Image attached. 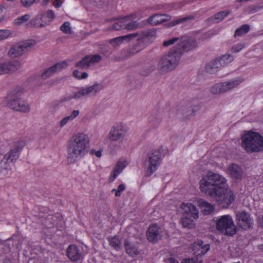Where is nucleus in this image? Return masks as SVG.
I'll list each match as a JSON object with an SVG mask.
<instances>
[{
  "label": "nucleus",
  "mask_w": 263,
  "mask_h": 263,
  "mask_svg": "<svg viewBox=\"0 0 263 263\" xmlns=\"http://www.w3.org/2000/svg\"><path fill=\"white\" fill-rule=\"evenodd\" d=\"M25 142L24 140H19L15 145V148L11 149L7 153L4 159L1 163V170L0 171V175L4 174L7 175L11 170L10 165L18 159L19 157V152L25 146Z\"/></svg>",
  "instance_id": "obj_7"
},
{
  "label": "nucleus",
  "mask_w": 263,
  "mask_h": 263,
  "mask_svg": "<svg viewBox=\"0 0 263 263\" xmlns=\"http://www.w3.org/2000/svg\"><path fill=\"white\" fill-rule=\"evenodd\" d=\"M200 191L212 197L222 209L229 208L235 200V195L229 188L226 178L217 173L209 172L199 182Z\"/></svg>",
  "instance_id": "obj_1"
},
{
  "label": "nucleus",
  "mask_w": 263,
  "mask_h": 263,
  "mask_svg": "<svg viewBox=\"0 0 263 263\" xmlns=\"http://www.w3.org/2000/svg\"><path fill=\"white\" fill-rule=\"evenodd\" d=\"M198 241L197 242H194L192 245V250L195 253H198L199 255V252H200V247H198L197 246Z\"/></svg>",
  "instance_id": "obj_49"
},
{
  "label": "nucleus",
  "mask_w": 263,
  "mask_h": 263,
  "mask_svg": "<svg viewBox=\"0 0 263 263\" xmlns=\"http://www.w3.org/2000/svg\"><path fill=\"white\" fill-rule=\"evenodd\" d=\"M243 81V78L240 77L223 82L226 92L237 87L242 83Z\"/></svg>",
  "instance_id": "obj_24"
},
{
  "label": "nucleus",
  "mask_w": 263,
  "mask_h": 263,
  "mask_svg": "<svg viewBox=\"0 0 263 263\" xmlns=\"http://www.w3.org/2000/svg\"><path fill=\"white\" fill-rule=\"evenodd\" d=\"M55 18V15L53 11L48 10L42 17V19L44 24H41L40 26H43L51 22Z\"/></svg>",
  "instance_id": "obj_29"
},
{
  "label": "nucleus",
  "mask_w": 263,
  "mask_h": 263,
  "mask_svg": "<svg viewBox=\"0 0 263 263\" xmlns=\"http://www.w3.org/2000/svg\"><path fill=\"white\" fill-rule=\"evenodd\" d=\"M90 148L89 136L84 133L73 134L67 145V159L69 162L74 163L87 155Z\"/></svg>",
  "instance_id": "obj_3"
},
{
  "label": "nucleus",
  "mask_w": 263,
  "mask_h": 263,
  "mask_svg": "<svg viewBox=\"0 0 263 263\" xmlns=\"http://www.w3.org/2000/svg\"><path fill=\"white\" fill-rule=\"evenodd\" d=\"M233 60V58L230 54H225L222 57L209 62L206 67V69L210 72H214L217 69L230 63Z\"/></svg>",
  "instance_id": "obj_13"
},
{
  "label": "nucleus",
  "mask_w": 263,
  "mask_h": 263,
  "mask_svg": "<svg viewBox=\"0 0 263 263\" xmlns=\"http://www.w3.org/2000/svg\"><path fill=\"white\" fill-rule=\"evenodd\" d=\"M196 202L203 215H210L215 210V206L201 198H194L191 200Z\"/></svg>",
  "instance_id": "obj_14"
},
{
  "label": "nucleus",
  "mask_w": 263,
  "mask_h": 263,
  "mask_svg": "<svg viewBox=\"0 0 263 263\" xmlns=\"http://www.w3.org/2000/svg\"><path fill=\"white\" fill-rule=\"evenodd\" d=\"M136 33H130L126 35L114 38L110 40V44L114 47H117L122 44L127 43L134 40L137 36Z\"/></svg>",
  "instance_id": "obj_17"
},
{
  "label": "nucleus",
  "mask_w": 263,
  "mask_h": 263,
  "mask_svg": "<svg viewBox=\"0 0 263 263\" xmlns=\"http://www.w3.org/2000/svg\"><path fill=\"white\" fill-rule=\"evenodd\" d=\"M79 110H73L69 116L64 117L59 122V125L61 127L65 126L69 122H71L77 118L79 115Z\"/></svg>",
  "instance_id": "obj_25"
},
{
  "label": "nucleus",
  "mask_w": 263,
  "mask_h": 263,
  "mask_svg": "<svg viewBox=\"0 0 263 263\" xmlns=\"http://www.w3.org/2000/svg\"><path fill=\"white\" fill-rule=\"evenodd\" d=\"M67 257L72 261L81 260L83 255L79 248L75 245H70L66 251Z\"/></svg>",
  "instance_id": "obj_20"
},
{
  "label": "nucleus",
  "mask_w": 263,
  "mask_h": 263,
  "mask_svg": "<svg viewBox=\"0 0 263 263\" xmlns=\"http://www.w3.org/2000/svg\"><path fill=\"white\" fill-rule=\"evenodd\" d=\"M218 152H219L220 153V154H219L218 156H217V157H222V156H224L223 149L221 150L220 149L217 148L216 149H215L214 153H217Z\"/></svg>",
  "instance_id": "obj_55"
},
{
  "label": "nucleus",
  "mask_w": 263,
  "mask_h": 263,
  "mask_svg": "<svg viewBox=\"0 0 263 263\" xmlns=\"http://www.w3.org/2000/svg\"><path fill=\"white\" fill-rule=\"evenodd\" d=\"M125 247L127 253H128L129 255L134 256L137 254V249L135 248L131 247L127 241L125 242Z\"/></svg>",
  "instance_id": "obj_41"
},
{
  "label": "nucleus",
  "mask_w": 263,
  "mask_h": 263,
  "mask_svg": "<svg viewBox=\"0 0 263 263\" xmlns=\"http://www.w3.org/2000/svg\"><path fill=\"white\" fill-rule=\"evenodd\" d=\"M198 241L197 242H194L192 245V250L195 253H198L199 255V252H200V247H198L197 246Z\"/></svg>",
  "instance_id": "obj_50"
},
{
  "label": "nucleus",
  "mask_w": 263,
  "mask_h": 263,
  "mask_svg": "<svg viewBox=\"0 0 263 263\" xmlns=\"http://www.w3.org/2000/svg\"><path fill=\"white\" fill-rule=\"evenodd\" d=\"M73 76L78 79H85L88 77L86 72H80L77 70L73 71Z\"/></svg>",
  "instance_id": "obj_43"
},
{
  "label": "nucleus",
  "mask_w": 263,
  "mask_h": 263,
  "mask_svg": "<svg viewBox=\"0 0 263 263\" xmlns=\"http://www.w3.org/2000/svg\"><path fill=\"white\" fill-rule=\"evenodd\" d=\"M82 97H83V95H82V91L81 90V87H78L74 90V91L72 92V95L69 97L68 99H79Z\"/></svg>",
  "instance_id": "obj_36"
},
{
  "label": "nucleus",
  "mask_w": 263,
  "mask_h": 263,
  "mask_svg": "<svg viewBox=\"0 0 263 263\" xmlns=\"http://www.w3.org/2000/svg\"><path fill=\"white\" fill-rule=\"evenodd\" d=\"M89 62L86 60V57L84 58L83 60L80 61L79 63L77 64L76 66L79 67L80 68L84 69L87 68L89 65Z\"/></svg>",
  "instance_id": "obj_44"
},
{
  "label": "nucleus",
  "mask_w": 263,
  "mask_h": 263,
  "mask_svg": "<svg viewBox=\"0 0 263 263\" xmlns=\"http://www.w3.org/2000/svg\"><path fill=\"white\" fill-rule=\"evenodd\" d=\"M249 26L248 25H243L239 28L237 29L235 33V36H240L247 33L249 30Z\"/></svg>",
  "instance_id": "obj_38"
},
{
  "label": "nucleus",
  "mask_w": 263,
  "mask_h": 263,
  "mask_svg": "<svg viewBox=\"0 0 263 263\" xmlns=\"http://www.w3.org/2000/svg\"><path fill=\"white\" fill-rule=\"evenodd\" d=\"M176 212L181 216L180 223L183 228L188 229L196 228V221L199 216L195 205L189 201H184L176 207Z\"/></svg>",
  "instance_id": "obj_4"
},
{
  "label": "nucleus",
  "mask_w": 263,
  "mask_h": 263,
  "mask_svg": "<svg viewBox=\"0 0 263 263\" xmlns=\"http://www.w3.org/2000/svg\"><path fill=\"white\" fill-rule=\"evenodd\" d=\"M170 20L171 16L170 15L165 14H156L148 17L147 22L152 25H157Z\"/></svg>",
  "instance_id": "obj_23"
},
{
  "label": "nucleus",
  "mask_w": 263,
  "mask_h": 263,
  "mask_svg": "<svg viewBox=\"0 0 263 263\" xmlns=\"http://www.w3.org/2000/svg\"><path fill=\"white\" fill-rule=\"evenodd\" d=\"M112 29L114 30H120L125 29V24L123 17L117 19L113 21Z\"/></svg>",
  "instance_id": "obj_32"
},
{
  "label": "nucleus",
  "mask_w": 263,
  "mask_h": 263,
  "mask_svg": "<svg viewBox=\"0 0 263 263\" xmlns=\"http://www.w3.org/2000/svg\"><path fill=\"white\" fill-rule=\"evenodd\" d=\"M236 219L239 226L244 229L250 228L253 224L252 219L249 213L245 211H240L236 214Z\"/></svg>",
  "instance_id": "obj_15"
},
{
  "label": "nucleus",
  "mask_w": 263,
  "mask_h": 263,
  "mask_svg": "<svg viewBox=\"0 0 263 263\" xmlns=\"http://www.w3.org/2000/svg\"><path fill=\"white\" fill-rule=\"evenodd\" d=\"M243 47V45L241 44H238L232 48V51L233 52H237L240 51Z\"/></svg>",
  "instance_id": "obj_51"
},
{
  "label": "nucleus",
  "mask_w": 263,
  "mask_h": 263,
  "mask_svg": "<svg viewBox=\"0 0 263 263\" xmlns=\"http://www.w3.org/2000/svg\"><path fill=\"white\" fill-rule=\"evenodd\" d=\"M61 30L65 33H71V27L69 22H65L61 27Z\"/></svg>",
  "instance_id": "obj_42"
},
{
  "label": "nucleus",
  "mask_w": 263,
  "mask_h": 263,
  "mask_svg": "<svg viewBox=\"0 0 263 263\" xmlns=\"http://www.w3.org/2000/svg\"><path fill=\"white\" fill-rule=\"evenodd\" d=\"M138 18L137 13H134L124 17L125 29L130 31L138 28L139 24L137 23V21Z\"/></svg>",
  "instance_id": "obj_21"
},
{
  "label": "nucleus",
  "mask_w": 263,
  "mask_h": 263,
  "mask_svg": "<svg viewBox=\"0 0 263 263\" xmlns=\"http://www.w3.org/2000/svg\"><path fill=\"white\" fill-rule=\"evenodd\" d=\"M24 53V51L18 43L10 48L9 55L12 58H15L22 55Z\"/></svg>",
  "instance_id": "obj_26"
},
{
  "label": "nucleus",
  "mask_w": 263,
  "mask_h": 263,
  "mask_svg": "<svg viewBox=\"0 0 263 263\" xmlns=\"http://www.w3.org/2000/svg\"><path fill=\"white\" fill-rule=\"evenodd\" d=\"M89 96H95L99 93L103 88L102 84L96 83L92 85L87 86Z\"/></svg>",
  "instance_id": "obj_28"
},
{
  "label": "nucleus",
  "mask_w": 263,
  "mask_h": 263,
  "mask_svg": "<svg viewBox=\"0 0 263 263\" xmlns=\"http://www.w3.org/2000/svg\"><path fill=\"white\" fill-rule=\"evenodd\" d=\"M228 13L226 11H222L216 14L212 18L214 23H218L222 20L227 15Z\"/></svg>",
  "instance_id": "obj_37"
},
{
  "label": "nucleus",
  "mask_w": 263,
  "mask_h": 263,
  "mask_svg": "<svg viewBox=\"0 0 263 263\" xmlns=\"http://www.w3.org/2000/svg\"><path fill=\"white\" fill-rule=\"evenodd\" d=\"M162 229L157 224H152L149 226L147 232V238L149 241L155 243L158 240L163 238H173L175 237L172 235H169L167 233L165 232V236L163 234Z\"/></svg>",
  "instance_id": "obj_12"
},
{
  "label": "nucleus",
  "mask_w": 263,
  "mask_h": 263,
  "mask_svg": "<svg viewBox=\"0 0 263 263\" xmlns=\"http://www.w3.org/2000/svg\"><path fill=\"white\" fill-rule=\"evenodd\" d=\"M179 47L174 46L170 51L162 57L157 64L160 72L166 73L175 69L179 65L181 56L184 51H189L195 48L197 43L192 38L184 37L179 39Z\"/></svg>",
  "instance_id": "obj_2"
},
{
  "label": "nucleus",
  "mask_w": 263,
  "mask_h": 263,
  "mask_svg": "<svg viewBox=\"0 0 263 263\" xmlns=\"http://www.w3.org/2000/svg\"><path fill=\"white\" fill-rule=\"evenodd\" d=\"M161 161L160 152L155 151L148 155L147 158L144 163V168L145 174L150 176L158 168Z\"/></svg>",
  "instance_id": "obj_10"
},
{
  "label": "nucleus",
  "mask_w": 263,
  "mask_h": 263,
  "mask_svg": "<svg viewBox=\"0 0 263 263\" xmlns=\"http://www.w3.org/2000/svg\"><path fill=\"white\" fill-rule=\"evenodd\" d=\"M166 263H179V262L173 258H170L166 261Z\"/></svg>",
  "instance_id": "obj_57"
},
{
  "label": "nucleus",
  "mask_w": 263,
  "mask_h": 263,
  "mask_svg": "<svg viewBox=\"0 0 263 263\" xmlns=\"http://www.w3.org/2000/svg\"><path fill=\"white\" fill-rule=\"evenodd\" d=\"M18 91L15 90L9 94L6 98L7 105L11 108L21 112H27L30 110V106L25 101L17 98Z\"/></svg>",
  "instance_id": "obj_9"
},
{
  "label": "nucleus",
  "mask_w": 263,
  "mask_h": 263,
  "mask_svg": "<svg viewBox=\"0 0 263 263\" xmlns=\"http://www.w3.org/2000/svg\"><path fill=\"white\" fill-rule=\"evenodd\" d=\"M30 15L28 14H24L15 18L14 21V24L16 26L23 25L30 19Z\"/></svg>",
  "instance_id": "obj_31"
},
{
  "label": "nucleus",
  "mask_w": 263,
  "mask_h": 263,
  "mask_svg": "<svg viewBox=\"0 0 263 263\" xmlns=\"http://www.w3.org/2000/svg\"><path fill=\"white\" fill-rule=\"evenodd\" d=\"M216 163L217 164H219V163L218 162H216Z\"/></svg>",
  "instance_id": "obj_60"
},
{
  "label": "nucleus",
  "mask_w": 263,
  "mask_h": 263,
  "mask_svg": "<svg viewBox=\"0 0 263 263\" xmlns=\"http://www.w3.org/2000/svg\"><path fill=\"white\" fill-rule=\"evenodd\" d=\"M188 19H189V17H185L177 18L174 22H172V26L180 24L183 22H184Z\"/></svg>",
  "instance_id": "obj_52"
},
{
  "label": "nucleus",
  "mask_w": 263,
  "mask_h": 263,
  "mask_svg": "<svg viewBox=\"0 0 263 263\" xmlns=\"http://www.w3.org/2000/svg\"><path fill=\"white\" fill-rule=\"evenodd\" d=\"M35 0H21L22 5L25 7H29L31 6Z\"/></svg>",
  "instance_id": "obj_48"
},
{
  "label": "nucleus",
  "mask_w": 263,
  "mask_h": 263,
  "mask_svg": "<svg viewBox=\"0 0 263 263\" xmlns=\"http://www.w3.org/2000/svg\"><path fill=\"white\" fill-rule=\"evenodd\" d=\"M89 153L92 157H95L98 159H100L102 156V153L103 152V148H92L89 149Z\"/></svg>",
  "instance_id": "obj_34"
},
{
  "label": "nucleus",
  "mask_w": 263,
  "mask_h": 263,
  "mask_svg": "<svg viewBox=\"0 0 263 263\" xmlns=\"http://www.w3.org/2000/svg\"><path fill=\"white\" fill-rule=\"evenodd\" d=\"M81 90L82 91V95H83V97H88V91L87 86L85 87H81Z\"/></svg>",
  "instance_id": "obj_53"
},
{
  "label": "nucleus",
  "mask_w": 263,
  "mask_h": 263,
  "mask_svg": "<svg viewBox=\"0 0 263 263\" xmlns=\"http://www.w3.org/2000/svg\"><path fill=\"white\" fill-rule=\"evenodd\" d=\"M101 57L99 55H89L86 57V60L89 62V65L99 62L101 60Z\"/></svg>",
  "instance_id": "obj_39"
},
{
  "label": "nucleus",
  "mask_w": 263,
  "mask_h": 263,
  "mask_svg": "<svg viewBox=\"0 0 263 263\" xmlns=\"http://www.w3.org/2000/svg\"><path fill=\"white\" fill-rule=\"evenodd\" d=\"M11 32L9 30H0V41L8 39L9 37L11 36Z\"/></svg>",
  "instance_id": "obj_40"
},
{
  "label": "nucleus",
  "mask_w": 263,
  "mask_h": 263,
  "mask_svg": "<svg viewBox=\"0 0 263 263\" xmlns=\"http://www.w3.org/2000/svg\"><path fill=\"white\" fill-rule=\"evenodd\" d=\"M179 39H178V38H173L172 39H170V40L165 41L163 42V45L164 46H168L171 45L173 44L175 42L177 41V45H175V46H177V47H179L178 45H179V44H178V42H179Z\"/></svg>",
  "instance_id": "obj_46"
},
{
  "label": "nucleus",
  "mask_w": 263,
  "mask_h": 263,
  "mask_svg": "<svg viewBox=\"0 0 263 263\" xmlns=\"http://www.w3.org/2000/svg\"><path fill=\"white\" fill-rule=\"evenodd\" d=\"M128 164L127 161L125 159L119 160L116 164L114 169L111 171L109 180L110 182H113L119 174L123 171Z\"/></svg>",
  "instance_id": "obj_19"
},
{
  "label": "nucleus",
  "mask_w": 263,
  "mask_h": 263,
  "mask_svg": "<svg viewBox=\"0 0 263 263\" xmlns=\"http://www.w3.org/2000/svg\"><path fill=\"white\" fill-rule=\"evenodd\" d=\"M127 132L128 128L124 123L117 122L111 127L107 138L111 141H118L125 138Z\"/></svg>",
  "instance_id": "obj_11"
},
{
  "label": "nucleus",
  "mask_w": 263,
  "mask_h": 263,
  "mask_svg": "<svg viewBox=\"0 0 263 263\" xmlns=\"http://www.w3.org/2000/svg\"><path fill=\"white\" fill-rule=\"evenodd\" d=\"M258 221L260 226L263 227V215L258 218Z\"/></svg>",
  "instance_id": "obj_58"
},
{
  "label": "nucleus",
  "mask_w": 263,
  "mask_h": 263,
  "mask_svg": "<svg viewBox=\"0 0 263 263\" xmlns=\"http://www.w3.org/2000/svg\"><path fill=\"white\" fill-rule=\"evenodd\" d=\"M212 231H217L226 235L233 236L237 228L231 215L226 214L214 218L209 224Z\"/></svg>",
  "instance_id": "obj_5"
},
{
  "label": "nucleus",
  "mask_w": 263,
  "mask_h": 263,
  "mask_svg": "<svg viewBox=\"0 0 263 263\" xmlns=\"http://www.w3.org/2000/svg\"><path fill=\"white\" fill-rule=\"evenodd\" d=\"M211 92L213 94H220L226 92L224 83L220 82L213 85L210 89Z\"/></svg>",
  "instance_id": "obj_27"
},
{
  "label": "nucleus",
  "mask_w": 263,
  "mask_h": 263,
  "mask_svg": "<svg viewBox=\"0 0 263 263\" xmlns=\"http://www.w3.org/2000/svg\"><path fill=\"white\" fill-rule=\"evenodd\" d=\"M226 173L235 179H240L243 174L241 168L234 163H232L228 166Z\"/></svg>",
  "instance_id": "obj_22"
},
{
  "label": "nucleus",
  "mask_w": 263,
  "mask_h": 263,
  "mask_svg": "<svg viewBox=\"0 0 263 263\" xmlns=\"http://www.w3.org/2000/svg\"><path fill=\"white\" fill-rule=\"evenodd\" d=\"M62 5V0H55L53 2V6L56 8L60 7Z\"/></svg>",
  "instance_id": "obj_54"
},
{
  "label": "nucleus",
  "mask_w": 263,
  "mask_h": 263,
  "mask_svg": "<svg viewBox=\"0 0 263 263\" xmlns=\"http://www.w3.org/2000/svg\"><path fill=\"white\" fill-rule=\"evenodd\" d=\"M19 43L25 52L35 46L36 44V42L34 40H28L24 41Z\"/></svg>",
  "instance_id": "obj_30"
},
{
  "label": "nucleus",
  "mask_w": 263,
  "mask_h": 263,
  "mask_svg": "<svg viewBox=\"0 0 263 263\" xmlns=\"http://www.w3.org/2000/svg\"><path fill=\"white\" fill-rule=\"evenodd\" d=\"M20 67V63L17 60L0 63V74L14 72Z\"/></svg>",
  "instance_id": "obj_16"
},
{
  "label": "nucleus",
  "mask_w": 263,
  "mask_h": 263,
  "mask_svg": "<svg viewBox=\"0 0 263 263\" xmlns=\"http://www.w3.org/2000/svg\"><path fill=\"white\" fill-rule=\"evenodd\" d=\"M49 0H44V1L47 3Z\"/></svg>",
  "instance_id": "obj_59"
},
{
  "label": "nucleus",
  "mask_w": 263,
  "mask_h": 263,
  "mask_svg": "<svg viewBox=\"0 0 263 263\" xmlns=\"http://www.w3.org/2000/svg\"><path fill=\"white\" fill-rule=\"evenodd\" d=\"M197 246L200 247V251L199 252V255H203L205 254L210 249L209 244L203 245V242L201 240H198Z\"/></svg>",
  "instance_id": "obj_35"
},
{
  "label": "nucleus",
  "mask_w": 263,
  "mask_h": 263,
  "mask_svg": "<svg viewBox=\"0 0 263 263\" xmlns=\"http://www.w3.org/2000/svg\"><path fill=\"white\" fill-rule=\"evenodd\" d=\"M4 11V7L0 5V21L4 18V14L3 13Z\"/></svg>",
  "instance_id": "obj_56"
},
{
  "label": "nucleus",
  "mask_w": 263,
  "mask_h": 263,
  "mask_svg": "<svg viewBox=\"0 0 263 263\" xmlns=\"http://www.w3.org/2000/svg\"><path fill=\"white\" fill-rule=\"evenodd\" d=\"M217 263H221V262H218Z\"/></svg>",
  "instance_id": "obj_61"
},
{
  "label": "nucleus",
  "mask_w": 263,
  "mask_h": 263,
  "mask_svg": "<svg viewBox=\"0 0 263 263\" xmlns=\"http://www.w3.org/2000/svg\"><path fill=\"white\" fill-rule=\"evenodd\" d=\"M182 263H202L201 260H199L196 258H186L183 260Z\"/></svg>",
  "instance_id": "obj_47"
},
{
  "label": "nucleus",
  "mask_w": 263,
  "mask_h": 263,
  "mask_svg": "<svg viewBox=\"0 0 263 263\" xmlns=\"http://www.w3.org/2000/svg\"><path fill=\"white\" fill-rule=\"evenodd\" d=\"M241 146L247 152L263 151V137L258 132L246 131L241 136Z\"/></svg>",
  "instance_id": "obj_6"
},
{
  "label": "nucleus",
  "mask_w": 263,
  "mask_h": 263,
  "mask_svg": "<svg viewBox=\"0 0 263 263\" xmlns=\"http://www.w3.org/2000/svg\"><path fill=\"white\" fill-rule=\"evenodd\" d=\"M109 244L114 249L117 250H119L121 248V240L118 236H114L112 238H109L108 239Z\"/></svg>",
  "instance_id": "obj_33"
},
{
  "label": "nucleus",
  "mask_w": 263,
  "mask_h": 263,
  "mask_svg": "<svg viewBox=\"0 0 263 263\" xmlns=\"http://www.w3.org/2000/svg\"><path fill=\"white\" fill-rule=\"evenodd\" d=\"M67 66V63L66 61L59 62L45 70L41 75L43 79H46L52 76L54 73L65 68Z\"/></svg>",
  "instance_id": "obj_18"
},
{
  "label": "nucleus",
  "mask_w": 263,
  "mask_h": 263,
  "mask_svg": "<svg viewBox=\"0 0 263 263\" xmlns=\"http://www.w3.org/2000/svg\"><path fill=\"white\" fill-rule=\"evenodd\" d=\"M136 33L138 34L135 38L137 39V44L128 49V53L130 55L139 52L144 48L146 44L152 42L156 37V30L155 29Z\"/></svg>",
  "instance_id": "obj_8"
},
{
  "label": "nucleus",
  "mask_w": 263,
  "mask_h": 263,
  "mask_svg": "<svg viewBox=\"0 0 263 263\" xmlns=\"http://www.w3.org/2000/svg\"><path fill=\"white\" fill-rule=\"evenodd\" d=\"M125 187L124 184H120L118 186V189L117 190L115 189H112L111 190V192L112 193H115V195L116 196L119 197L120 196L121 193L123 192L125 190Z\"/></svg>",
  "instance_id": "obj_45"
}]
</instances>
